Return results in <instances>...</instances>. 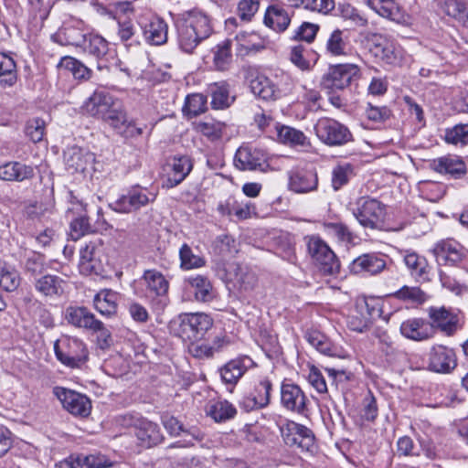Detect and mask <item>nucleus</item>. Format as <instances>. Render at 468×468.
<instances>
[{"mask_svg": "<svg viewBox=\"0 0 468 468\" xmlns=\"http://www.w3.org/2000/svg\"><path fill=\"white\" fill-rule=\"evenodd\" d=\"M225 128L226 124L224 122L213 119L199 122L196 125L197 131L211 141L219 139Z\"/></svg>", "mask_w": 468, "mask_h": 468, "instance_id": "603ef678", "label": "nucleus"}, {"mask_svg": "<svg viewBox=\"0 0 468 468\" xmlns=\"http://www.w3.org/2000/svg\"><path fill=\"white\" fill-rule=\"evenodd\" d=\"M46 133V122L38 117L29 119L25 126L26 135L33 142L39 143Z\"/></svg>", "mask_w": 468, "mask_h": 468, "instance_id": "5fc2aeb1", "label": "nucleus"}, {"mask_svg": "<svg viewBox=\"0 0 468 468\" xmlns=\"http://www.w3.org/2000/svg\"><path fill=\"white\" fill-rule=\"evenodd\" d=\"M65 281L51 274H42L34 282L35 290L41 295L48 298L60 296L64 292Z\"/></svg>", "mask_w": 468, "mask_h": 468, "instance_id": "c756f323", "label": "nucleus"}, {"mask_svg": "<svg viewBox=\"0 0 468 468\" xmlns=\"http://www.w3.org/2000/svg\"><path fill=\"white\" fill-rule=\"evenodd\" d=\"M65 319L74 327L96 333L101 347L110 346V331L88 308L84 306H69L66 309Z\"/></svg>", "mask_w": 468, "mask_h": 468, "instance_id": "423d86ee", "label": "nucleus"}, {"mask_svg": "<svg viewBox=\"0 0 468 468\" xmlns=\"http://www.w3.org/2000/svg\"><path fill=\"white\" fill-rule=\"evenodd\" d=\"M291 23V15L282 6L273 5L267 8L264 24L276 32H283Z\"/></svg>", "mask_w": 468, "mask_h": 468, "instance_id": "473e14b6", "label": "nucleus"}, {"mask_svg": "<svg viewBox=\"0 0 468 468\" xmlns=\"http://www.w3.org/2000/svg\"><path fill=\"white\" fill-rule=\"evenodd\" d=\"M310 50L304 45H296L292 48L290 53V60L297 68L302 70H308L311 69V63L308 59Z\"/></svg>", "mask_w": 468, "mask_h": 468, "instance_id": "4d7b16f0", "label": "nucleus"}, {"mask_svg": "<svg viewBox=\"0 0 468 468\" xmlns=\"http://www.w3.org/2000/svg\"><path fill=\"white\" fill-rule=\"evenodd\" d=\"M318 30V25L309 22H303L297 28L292 38L296 40H304L307 43H311L314 39Z\"/></svg>", "mask_w": 468, "mask_h": 468, "instance_id": "0e129e2a", "label": "nucleus"}, {"mask_svg": "<svg viewBox=\"0 0 468 468\" xmlns=\"http://www.w3.org/2000/svg\"><path fill=\"white\" fill-rule=\"evenodd\" d=\"M86 40L87 42L81 48L84 52H87L96 58H101L108 53L109 42L101 35L90 31Z\"/></svg>", "mask_w": 468, "mask_h": 468, "instance_id": "a19ab883", "label": "nucleus"}, {"mask_svg": "<svg viewBox=\"0 0 468 468\" xmlns=\"http://www.w3.org/2000/svg\"><path fill=\"white\" fill-rule=\"evenodd\" d=\"M457 366V360L454 351L442 345H435L431 348L429 354V369L436 372L447 374Z\"/></svg>", "mask_w": 468, "mask_h": 468, "instance_id": "a211bd4d", "label": "nucleus"}, {"mask_svg": "<svg viewBox=\"0 0 468 468\" xmlns=\"http://www.w3.org/2000/svg\"><path fill=\"white\" fill-rule=\"evenodd\" d=\"M145 41L154 46H160L167 41L168 26L161 18H154L144 27Z\"/></svg>", "mask_w": 468, "mask_h": 468, "instance_id": "f704fd0d", "label": "nucleus"}, {"mask_svg": "<svg viewBox=\"0 0 468 468\" xmlns=\"http://www.w3.org/2000/svg\"><path fill=\"white\" fill-rule=\"evenodd\" d=\"M368 6L382 17H390L393 14L395 0H367Z\"/></svg>", "mask_w": 468, "mask_h": 468, "instance_id": "338daca9", "label": "nucleus"}, {"mask_svg": "<svg viewBox=\"0 0 468 468\" xmlns=\"http://www.w3.org/2000/svg\"><path fill=\"white\" fill-rule=\"evenodd\" d=\"M304 242L309 256L324 274L334 275L339 271L340 263L335 254L319 236H306Z\"/></svg>", "mask_w": 468, "mask_h": 468, "instance_id": "1a4fd4ad", "label": "nucleus"}, {"mask_svg": "<svg viewBox=\"0 0 468 468\" xmlns=\"http://www.w3.org/2000/svg\"><path fill=\"white\" fill-rule=\"evenodd\" d=\"M386 267V255L367 253L357 257L351 262L350 271L356 274L367 272L375 275L381 272Z\"/></svg>", "mask_w": 468, "mask_h": 468, "instance_id": "393cba45", "label": "nucleus"}, {"mask_svg": "<svg viewBox=\"0 0 468 468\" xmlns=\"http://www.w3.org/2000/svg\"><path fill=\"white\" fill-rule=\"evenodd\" d=\"M354 218L365 229H379L383 225L386 208L380 201L369 197H360L351 208Z\"/></svg>", "mask_w": 468, "mask_h": 468, "instance_id": "0eeeda50", "label": "nucleus"}, {"mask_svg": "<svg viewBox=\"0 0 468 468\" xmlns=\"http://www.w3.org/2000/svg\"><path fill=\"white\" fill-rule=\"evenodd\" d=\"M207 110V97L201 93L187 95L183 107V113L187 118L196 117Z\"/></svg>", "mask_w": 468, "mask_h": 468, "instance_id": "79ce46f5", "label": "nucleus"}, {"mask_svg": "<svg viewBox=\"0 0 468 468\" xmlns=\"http://www.w3.org/2000/svg\"><path fill=\"white\" fill-rule=\"evenodd\" d=\"M284 442L302 451L313 452L315 447L314 432L307 427L294 421H287L281 427Z\"/></svg>", "mask_w": 468, "mask_h": 468, "instance_id": "ddd939ff", "label": "nucleus"}, {"mask_svg": "<svg viewBox=\"0 0 468 468\" xmlns=\"http://www.w3.org/2000/svg\"><path fill=\"white\" fill-rule=\"evenodd\" d=\"M19 284L18 272L13 267L0 261V286L6 292H14Z\"/></svg>", "mask_w": 468, "mask_h": 468, "instance_id": "c03bdc74", "label": "nucleus"}, {"mask_svg": "<svg viewBox=\"0 0 468 468\" xmlns=\"http://www.w3.org/2000/svg\"><path fill=\"white\" fill-rule=\"evenodd\" d=\"M180 266L184 270H191L203 267L206 261L203 257L194 254L187 244H183L179 250Z\"/></svg>", "mask_w": 468, "mask_h": 468, "instance_id": "864d4df0", "label": "nucleus"}, {"mask_svg": "<svg viewBox=\"0 0 468 468\" xmlns=\"http://www.w3.org/2000/svg\"><path fill=\"white\" fill-rule=\"evenodd\" d=\"M307 398L302 388L292 383L283 382L281 387V403L287 410L303 413Z\"/></svg>", "mask_w": 468, "mask_h": 468, "instance_id": "5701e85b", "label": "nucleus"}, {"mask_svg": "<svg viewBox=\"0 0 468 468\" xmlns=\"http://www.w3.org/2000/svg\"><path fill=\"white\" fill-rule=\"evenodd\" d=\"M354 176L351 164L345 163L335 165L332 170V187L337 191L346 185Z\"/></svg>", "mask_w": 468, "mask_h": 468, "instance_id": "3c124183", "label": "nucleus"}, {"mask_svg": "<svg viewBox=\"0 0 468 468\" xmlns=\"http://www.w3.org/2000/svg\"><path fill=\"white\" fill-rule=\"evenodd\" d=\"M234 164L239 170H263L267 165V154L261 149L242 146L236 152Z\"/></svg>", "mask_w": 468, "mask_h": 468, "instance_id": "6ab92c4d", "label": "nucleus"}, {"mask_svg": "<svg viewBox=\"0 0 468 468\" xmlns=\"http://www.w3.org/2000/svg\"><path fill=\"white\" fill-rule=\"evenodd\" d=\"M375 313L376 309L370 305L368 300H357L354 311L347 317L348 328L357 333L366 332L371 324Z\"/></svg>", "mask_w": 468, "mask_h": 468, "instance_id": "4be33fe9", "label": "nucleus"}, {"mask_svg": "<svg viewBox=\"0 0 468 468\" xmlns=\"http://www.w3.org/2000/svg\"><path fill=\"white\" fill-rule=\"evenodd\" d=\"M169 281L156 269L145 270L136 281V293L152 303L165 304Z\"/></svg>", "mask_w": 468, "mask_h": 468, "instance_id": "39448f33", "label": "nucleus"}, {"mask_svg": "<svg viewBox=\"0 0 468 468\" xmlns=\"http://www.w3.org/2000/svg\"><path fill=\"white\" fill-rule=\"evenodd\" d=\"M58 67L70 71L73 77L78 80H89L91 76V70L73 57L61 58Z\"/></svg>", "mask_w": 468, "mask_h": 468, "instance_id": "37998d69", "label": "nucleus"}, {"mask_svg": "<svg viewBox=\"0 0 468 468\" xmlns=\"http://www.w3.org/2000/svg\"><path fill=\"white\" fill-rule=\"evenodd\" d=\"M430 166L438 173L448 174L454 177H460L466 174L465 164L455 155H447L434 159L431 162Z\"/></svg>", "mask_w": 468, "mask_h": 468, "instance_id": "2f4dec72", "label": "nucleus"}, {"mask_svg": "<svg viewBox=\"0 0 468 468\" xmlns=\"http://www.w3.org/2000/svg\"><path fill=\"white\" fill-rule=\"evenodd\" d=\"M53 394L70 414L81 418L90 415L91 402L86 395L62 387H55Z\"/></svg>", "mask_w": 468, "mask_h": 468, "instance_id": "2eb2a0df", "label": "nucleus"}, {"mask_svg": "<svg viewBox=\"0 0 468 468\" xmlns=\"http://www.w3.org/2000/svg\"><path fill=\"white\" fill-rule=\"evenodd\" d=\"M279 138L292 146H309L310 143L304 133L297 129L283 126L279 130Z\"/></svg>", "mask_w": 468, "mask_h": 468, "instance_id": "8fccbe9b", "label": "nucleus"}, {"mask_svg": "<svg viewBox=\"0 0 468 468\" xmlns=\"http://www.w3.org/2000/svg\"><path fill=\"white\" fill-rule=\"evenodd\" d=\"M188 352L191 356L198 359L210 358L214 356L210 343L199 342L198 340L189 342Z\"/></svg>", "mask_w": 468, "mask_h": 468, "instance_id": "69168bd1", "label": "nucleus"}, {"mask_svg": "<svg viewBox=\"0 0 468 468\" xmlns=\"http://www.w3.org/2000/svg\"><path fill=\"white\" fill-rule=\"evenodd\" d=\"M90 32V29L82 20L74 19L60 28L53 38L63 46L82 48Z\"/></svg>", "mask_w": 468, "mask_h": 468, "instance_id": "dca6fc26", "label": "nucleus"}, {"mask_svg": "<svg viewBox=\"0 0 468 468\" xmlns=\"http://www.w3.org/2000/svg\"><path fill=\"white\" fill-rule=\"evenodd\" d=\"M231 60V42L225 40L218 44L214 50V67L218 70L224 71L229 69Z\"/></svg>", "mask_w": 468, "mask_h": 468, "instance_id": "49530a36", "label": "nucleus"}, {"mask_svg": "<svg viewBox=\"0 0 468 468\" xmlns=\"http://www.w3.org/2000/svg\"><path fill=\"white\" fill-rule=\"evenodd\" d=\"M193 162L187 155L175 156L172 163V173L168 176L165 186L175 187L189 175Z\"/></svg>", "mask_w": 468, "mask_h": 468, "instance_id": "72a5a7b5", "label": "nucleus"}, {"mask_svg": "<svg viewBox=\"0 0 468 468\" xmlns=\"http://www.w3.org/2000/svg\"><path fill=\"white\" fill-rule=\"evenodd\" d=\"M431 251L439 263L451 265L462 261L467 254L463 246L450 239L438 241Z\"/></svg>", "mask_w": 468, "mask_h": 468, "instance_id": "aec40b11", "label": "nucleus"}, {"mask_svg": "<svg viewBox=\"0 0 468 468\" xmlns=\"http://www.w3.org/2000/svg\"><path fill=\"white\" fill-rule=\"evenodd\" d=\"M207 93L211 97V106L216 110L228 108L234 101V98L229 95V85L225 81L209 84Z\"/></svg>", "mask_w": 468, "mask_h": 468, "instance_id": "c9c22d12", "label": "nucleus"}, {"mask_svg": "<svg viewBox=\"0 0 468 468\" xmlns=\"http://www.w3.org/2000/svg\"><path fill=\"white\" fill-rule=\"evenodd\" d=\"M463 3L461 0H433V5L438 11L453 18L460 16V8H463Z\"/></svg>", "mask_w": 468, "mask_h": 468, "instance_id": "e2e57ef3", "label": "nucleus"}, {"mask_svg": "<svg viewBox=\"0 0 468 468\" xmlns=\"http://www.w3.org/2000/svg\"><path fill=\"white\" fill-rule=\"evenodd\" d=\"M325 49L334 57L347 56L350 52V44L346 32L340 29L332 31L326 41Z\"/></svg>", "mask_w": 468, "mask_h": 468, "instance_id": "e433bc0d", "label": "nucleus"}, {"mask_svg": "<svg viewBox=\"0 0 468 468\" xmlns=\"http://www.w3.org/2000/svg\"><path fill=\"white\" fill-rule=\"evenodd\" d=\"M428 315L431 320L429 325L434 332L438 329L445 335L452 336L458 329L459 316L451 309L431 306L428 310Z\"/></svg>", "mask_w": 468, "mask_h": 468, "instance_id": "f3484780", "label": "nucleus"}, {"mask_svg": "<svg viewBox=\"0 0 468 468\" xmlns=\"http://www.w3.org/2000/svg\"><path fill=\"white\" fill-rule=\"evenodd\" d=\"M156 198V194L141 186H134L129 188L113 202L109 204V207L118 213H133L140 208L153 203Z\"/></svg>", "mask_w": 468, "mask_h": 468, "instance_id": "9d476101", "label": "nucleus"}, {"mask_svg": "<svg viewBox=\"0 0 468 468\" xmlns=\"http://www.w3.org/2000/svg\"><path fill=\"white\" fill-rule=\"evenodd\" d=\"M35 177V167L19 161H7L0 165V180L24 182Z\"/></svg>", "mask_w": 468, "mask_h": 468, "instance_id": "b1692460", "label": "nucleus"}, {"mask_svg": "<svg viewBox=\"0 0 468 468\" xmlns=\"http://www.w3.org/2000/svg\"><path fill=\"white\" fill-rule=\"evenodd\" d=\"M251 92L263 101H275L281 96V90L267 76L258 74L250 81Z\"/></svg>", "mask_w": 468, "mask_h": 468, "instance_id": "c85d7f7f", "label": "nucleus"}, {"mask_svg": "<svg viewBox=\"0 0 468 468\" xmlns=\"http://www.w3.org/2000/svg\"><path fill=\"white\" fill-rule=\"evenodd\" d=\"M187 289L194 294L196 301L207 303L213 300L215 294L211 282L205 276H189L185 280Z\"/></svg>", "mask_w": 468, "mask_h": 468, "instance_id": "7c9ffc66", "label": "nucleus"}, {"mask_svg": "<svg viewBox=\"0 0 468 468\" xmlns=\"http://www.w3.org/2000/svg\"><path fill=\"white\" fill-rule=\"evenodd\" d=\"M318 139L329 146H340L353 140L349 129L335 119L323 117L314 124Z\"/></svg>", "mask_w": 468, "mask_h": 468, "instance_id": "9b49d317", "label": "nucleus"}, {"mask_svg": "<svg viewBox=\"0 0 468 468\" xmlns=\"http://www.w3.org/2000/svg\"><path fill=\"white\" fill-rule=\"evenodd\" d=\"M308 343L317 351L324 355L333 356L335 354V346L332 342L319 331H310L305 335Z\"/></svg>", "mask_w": 468, "mask_h": 468, "instance_id": "de8ad7c7", "label": "nucleus"}, {"mask_svg": "<svg viewBox=\"0 0 468 468\" xmlns=\"http://www.w3.org/2000/svg\"><path fill=\"white\" fill-rule=\"evenodd\" d=\"M318 175L312 165H297L288 172V188L297 194L317 190Z\"/></svg>", "mask_w": 468, "mask_h": 468, "instance_id": "4468645a", "label": "nucleus"}, {"mask_svg": "<svg viewBox=\"0 0 468 468\" xmlns=\"http://www.w3.org/2000/svg\"><path fill=\"white\" fill-rule=\"evenodd\" d=\"M17 80L16 65L13 58L0 53V85L13 86Z\"/></svg>", "mask_w": 468, "mask_h": 468, "instance_id": "ea45409f", "label": "nucleus"}, {"mask_svg": "<svg viewBox=\"0 0 468 468\" xmlns=\"http://www.w3.org/2000/svg\"><path fill=\"white\" fill-rule=\"evenodd\" d=\"M123 428H132L139 443L143 447L151 448L164 440V435L157 423L144 418L139 413H126L117 419Z\"/></svg>", "mask_w": 468, "mask_h": 468, "instance_id": "20e7f679", "label": "nucleus"}, {"mask_svg": "<svg viewBox=\"0 0 468 468\" xmlns=\"http://www.w3.org/2000/svg\"><path fill=\"white\" fill-rule=\"evenodd\" d=\"M64 161L71 173L83 172L94 161V155L80 147L71 146L64 152Z\"/></svg>", "mask_w": 468, "mask_h": 468, "instance_id": "cd10ccee", "label": "nucleus"}, {"mask_svg": "<svg viewBox=\"0 0 468 468\" xmlns=\"http://www.w3.org/2000/svg\"><path fill=\"white\" fill-rule=\"evenodd\" d=\"M213 325L212 318L204 313L184 314L170 323V331L184 341L201 339Z\"/></svg>", "mask_w": 468, "mask_h": 468, "instance_id": "7ed1b4c3", "label": "nucleus"}, {"mask_svg": "<svg viewBox=\"0 0 468 468\" xmlns=\"http://www.w3.org/2000/svg\"><path fill=\"white\" fill-rule=\"evenodd\" d=\"M123 117L124 121L122 122L120 125H118L117 127H112L114 130H116L120 134L126 138H134L143 134L144 128L137 126L135 122H133V120L129 121L124 110Z\"/></svg>", "mask_w": 468, "mask_h": 468, "instance_id": "680f3d73", "label": "nucleus"}, {"mask_svg": "<svg viewBox=\"0 0 468 468\" xmlns=\"http://www.w3.org/2000/svg\"><path fill=\"white\" fill-rule=\"evenodd\" d=\"M326 230L336 237L338 240L346 243H353L355 235L349 228L342 222H330L325 225Z\"/></svg>", "mask_w": 468, "mask_h": 468, "instance_id": "bf43d9fd", "label": "nucleus"}, {"mask_svg": "<svg viewBox=\"0 0 468 468\" xmlns=\"http://www.w3.org/2000/svg\"><path fill=\"white\" fill-rule=\"evenodd\" d=\"M54 352L58 361L72 368L80 367L88 360V350L83 341L67 335L54 343Z\"/></svg>", "mask_w": 468, "mask_h": 468, "instance_id": "6e6552de", "label": "nucleus"}, {"mask_svg": "<svg viewBox=\"0 0 468 468\" xmlns=\"http://www.w3.org/2000/svg\"><path fill=\"white\" fill-rule=\"evenodd\" d=\"M400 333L414 341H425L434 336L435 332L424 319L410 318L400 325Z\"/></svg>", "mask_w": 468, "mask_h": 468, "instance_id": "bb28decb", "label": "nucleus"}, {"mask_svg": "<svg viewBox=\"0 0 468 468\" xmlns=\"http://www.w3.org/2000/svg\"><path fill=\"white\" fill-rule=\"evenodd\" d=\"M82 110L90 116L101 119L112 127H117L124 121L122 105L118 99L104 90H95L84 101Z\"/></svg>", "mask_w": 468, "mask_h": 468, "instance_id": "f03ea898", "label": "nucleus"}, {"mask_svg": "<svg viewBox=\"0 0 468 468\" xmlns=\"http://www.w3.org/2000/svg\"><path fill=\"white\" fill-rule=\"evenodd\" d=\"M237 410L235 407L227 400H219L209 407L208 414L218 422L226 421L234 418Z\"/></svg>", "mask_w": 468, "mask_h": 468, "instance_id": "09e8293b", "label": "nucleus"}, {"mask_svg": "<svg viewBox=\"0 0 468 468\" xmlns=\"http://www.w3.org/2000/svg\"><path fill=\"white\" fill-rule=\"evenodd\" d=\"M179 48L193 53L212 33L210 20L202 10L194 8L178 14L175 19Z\"/></svg>", "mask_w": 468, "mask_h": 468, "instance_id": "f257e3e1", "label": "nucleus"}, {"mask_svg": "<svg viewBox=\"0 0 468 468\" xmlns=\"http://www.w3.org/2000/svg\"><path fill=\"white\" fill-rule=\"evenodd\" d=\"M378 42L375 44L373 52L376 57L379 58L383 62L389 65H396L400 60V51L393 43L388 41L382 37H378Z\"/></svg>", "mask_w": 468, "mask_h": 468, "instance_id": "58836bf2", "label": "nucleus"}, {"mask_svg": "<svg viewBox=\"0 0 468 468\" xmlns=\"http://www.w3.org/2000/svg\"><path fill=\"white\" fill-rule=\"evenodd\" d=\"M403 262L417 282L430 281L431 267L424 256L408 250L403 252Z\"/></svg>", "mask_w": 468, "mask_h": 468, "instance_id": "a878e982", "label": "nucleus"}, {"mask_svg": "<svg viewBox=\"0 0 468 468\" xmlns=\"http://www.w3.org/2000/svg\"><path fill=\"white\" fill-rule=\"evenodd\" d=\"M360 78V69L356 64H338L330 67L322 78V85L329 90H343Z\"/></svg>", "mask_w": 468, "mask_h": 468, "instance_id": "f8f14e48", "label": "nucleus"}, {"mask_svg": "<svg viewBox=\"0 0 468 468\" xmlns=\"http://www.w3.org/2000/svg\"><path fill=\"white\" fill-rule=\"evenodd\" d=\"M445 141L452 144H468V124H457L446 131Z\"/></svg>", "mask_w": 468, "mask_h": 468, "instance_id": "052dcab7", "label": "nucleus"}, {"mask_svg": "<svg viewBox=\"0 0 468 468\" xmlns=\"http://www.w3.org/2000/svg\"><path fill=\"white\" fill-rule=\"evenodd\" d=\"M118 295L112 290H103L94 297V307L102 315L112 316L117 312Z\"/></svg>", "mask_w": 468, "mask_h": 468, "instance_id": "4c0bfd02", "label": "nucleus"}, {"mask_svg": "<svg viewBox=\"0 0 468 468\" xmlns=\"http://www.w3.org/2000/svg\"><path fill=\"white\" fill-rule=\"evenodd\" d=\"M259 0H240L238 5L239 17L244 21H250L259 9Z\"/></svg>", "mask_w": 468, "mask_h": 468, "instance_id": "774afa93", "label": "nucleus"}, {"mask_svg": "<svg viewBox=\"0 0 468 468\" xmlns=\"http://www.w3.org/2000/svg\"><path fill=\"white\" fill-rule=\"evenodd\" d=\"M395 297L410 302L411 303H422L426 301L427 295L419 287L403 286L395 292Z\"/></svg>", "mask_w": 468, "mask_h": 468, "instance_id": "13d9d810", "label": "nucleus"}, {"mask_svg": "<svg viewBox=\"0 0 468 468\" xmlns=\"http://www.w3.org/2000/svg\"><path fill=\"white\" fill-rule=\"evenodd\" d=\"M255 367L254 361L249 356H238L219 368L223 383L233 388L248 369Z\"/></svg>", "mask_w": 468, "mask_h": 468, "instance_id": "412c9836", "label": "nucleus"}, {"mask_svg": "<svg viewBox=\"0 0 468 468\" xmlns=\"http://www.w3.org/2000/svg\"><path fill=\"white\" fill-rule=\"evenodd\" d=\"M25 271L27 274L36 278L40 277L46 271V262L44 255L33 253L28 256L25 262Z\"/></svg>", "mask_w": 468, "mask_h": 468, "instance_id": "6e6d98bb", "label": "nucleus"}, {"mask_svg": "<svg viewBox=\"0 0 468 468\" xmlns=\"http://www.w3.org/2000/svg\"><path fill=\"white\" fill-rule=\"evenodd\" d=\"M94 232L96 229L89 222V218L84 213L77 215L70 222L69 236L73 240H79L85 235Z\"/></svg>", "mask_w": 468, "mask_h": 468, "instance_id": "a18cd8bd", "label": "nucleus"}]
</instances>
